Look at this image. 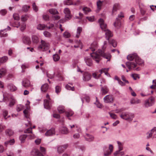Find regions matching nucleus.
I'll return each instance as SVG.
<instances>
[{
  "instance_id": "nucleus-1",
  "label": "nucleus",
  "mask_w": 156,
  "mask_h": 156,
  "mask_svg": "<svg viewBox=\"0 0 156 156\" xmlns=\"http://www.w3.org/2000/svg\"><path fill=\"white\" fill-rule=\"evenodd\" d=\"M91 57L96 62L98 63L101 60V56L108 59L109 61L111 58V55L109 54H106L101 50H98L96 52H93L90 54Z\"/></svg>"
},
{
  "instance_id": "nucleus-2",
  "label": "nucleus",
  "mask_w": 156,
  "mask_h": 156,
  "mask_svg": "<svg viewBox=\"0 0 156 156\" xmlns=\"http://www.w3.org/2000/svg\"><path fill=\"white\" fill-rule=\"evenodd\" d=\"M100 27L102 30L105 32V37L106 39L109 40L110 37H112L113 35L111 32L109 30L107 29V25L104 22L103 19L100 18L98 20Z\"/></svg>"
},
{
  "instance_id": "nucleus-3",
  "label": "nucleus",
  "mask_w": 156,
  "mask_h": 156,
  "mask_svg": "<svg viewBox=\"0 0 156 156\" xmlns=\"http://www.w3.org/2000/svg\"><path fill=\"white\" fill-rule=\"evenodd\" d=\"M135 62H128L126 63V66L129 69L131 70L134 69L137 66V64L141 65L143 62V61L138 56L136 58Z\"/></svg>"
},
{
  "instance_id": "nucleus-4",
  "label": "nucleus",
  "mask_w": 156,
  "mask_h": 156,
  "mask_svg": "<svg viewBox=\"0 0 156 156\" xmlns=\"http://www.w3.org/2000/svg\"><path fill=\"white\" fill-rule=\"evenodd\" d=\"M120 116L122 119L130 122L133 120L134 117V115L133 113L126 112H122Z\"/></svg>"
},
{
  "instance_id": "nucleus-5",
  "label": "nucleus",
  "mask_w": 156,
  "mask_h": 156,
  "mask_svg": "<svg viewBox=\"0 0 156 156\" xmlns=\"http://www.w3.org/2000/svg\"><path fill=\"white\" fill-rule=\"evenodd\" d=\"M41 44L38 47V49L40 51H45L49 48V44L43 40L41 41Z\"/></svg>"
},
{
  "instance_id": "nucleus-6",
  "label": "nucleus",
  "mask_w": 156,
  "mask_h": 156,
  "mask_svg": "<svg viewBox=\"0 0 156 156\" xmlns=\"http://www.w3.org/2000/svg\"><path fill=\"white\" fill-rule=\"evenodd\" d=\"M155 102V98L152 96L151 97L145 101L144 104V106L146 108L151 107L154 104Z\"/></svg>"
},
{
  "instance_id": "nucleus-7",
  "label": "nucleus",
  "mask_w": 156,
  "mask_h": 156,
  "mask_svg": "<svg viewBox=\"0 0 156 156\" xmlns=\"http://www.w3.org/2000/svg\"><path fill=\"white\" fill-rule=\"evenodd\" d=\"M47 99L44 100V105L45 108L47 109H49L50 108L51 105L53 102L50 98L49 96L47 94L46 95Z\"/></svg>"
},
{
  "instance_id": "nucleus-8",
  "label": "nucleus",
  "mask_w": 156,
  "mask_h": 156,
  "mask_svg": "<svg viewBox=\"0 0 156 156\" xmlns=\"http://www.w3.org/2000/svg\"><path fill=\"white\" fill-rule=\"evenodd\" d=\"M113 100V98L111 95H107L104 98V102L106 103H112Z\"/></svg>"
},
{
  "instance_id": "nucleus-9",
  "label": "nucleus",
  "mask_w": 156,
  "mask_h": 156,
  "mask_svg": "<svg viewBox=\"0 0 156 156\" xmlns=\"http://www.w3.org/2000/svg\"><path fill=\"white\" fill-rule=\"evenodd\" d=\"M9 102L8 106L10 107L13 106L16 103V101L15 98L12 96H10L8 99Z\"/></svg>"
},
{
  "instance_id": "nucleus-10",
  "label": "nucleus",
  "mask_w": 156,
  "mask_h": 156,
  "mask_svg": "<svg viewBox=\"0 0 156 156\" xmlns=\"http://www.w3.org/2000/svg\"><path fill=\"white\" fill-rule=\"evenodd\" d=\"M91 77L90 73L88 72H85L83 75V80L84 81H88L90 80Z\"/></svg>"
},
{
  "instance_id": "nucleus-11",
  "label": "nucleus",
  "mask_w": 156,
  "mask_h": 156,
  "mask_svg": "<svg viewBox=\"0 0 156 156\" xmlns=\"http://www.w3.org/2000/svg\"><path fill=\"white\" fill-rule=\"evenodd\" d=\"M155 133H156V127H154L152 129L147 133V134L148 135L147 136V138H149L151 137L152 135H154Z\"/></svg>"
},
{
  "instance_id": "nucleus-12",
  "label": "nucleus",
  "mask_w": 156,
  "mask_h": 156,
  "mask_svg": "<svg viewBox=\"0 0 156 156\" xmlns=\"http://www.w3.org/2000/svg\"><path fill=\"white\" fill-rule=\"evenodd\" d=\"M64 13L66 14L65 18L66 20H69L71 18L70 12L69 9H65L64 10Z\"/></svg>"
},
{
  "instance_id": "nucleus-13",
  "label": "nucleus",
  "mask_w": 156,
  "mask_h": 156,
  "mask_svg": "<svg viewBox=\"0 0 156 156\" xmlns=\"http://www.w3.org/2000/svg\"><path fill=\"white\" fill-rule=\"evenodd\" d=\"M55 134V131L54 128H51L48 130L45 133V135L46 136H53Z\"/></svg>"
},
{
  "instance_id": "nucleus-14",
  "label": "nucleus",
  "mask_w": 156,
  "mask_h": 156,
  "mask_svg": "<svg viewBox=\"0 0 156 156\" xmlns=\"http://www.w3.org/2000/svg\"><path fill=\"white\" fill-rule=\"evenodd\" d=\"M67 145H65L63 146H60L57 147V151L59 154L62 153L67 148Z\"/></svg>"
},
{
  "instance_id": "nucleus-15",
  "label": "nucleus",
  "mask_w": 156,
  "mask_h": 156,
  "mask_svg": "<svg viewBox=\"0 0 156 156\" xmlns=\"http://www.w3.org/2000/svg\"><path fill=\"white\" fill-rule=\"evenodd\" d=\"M30 103V102L28 101L27 103L26 104L27 105H28V106H27L26 108L27 109L24 110L23 112L25 117H26L27 118H29V112L28 110H29L30 108V107L29 105Z\"/></svg>"
},
{
  "instance_id": "nucleus-16",
  "label": "nucleus",
  "mask_w": 156,
  "mask_h": 156,
  "mask_svg": "<svg viewBox=\"0 0 156 156\" xmlns=\"http://www.w3.org/2000/svg\"><path fill=\"white\" fill-rule=\"evenodd\" d=\"M23 41L24 43L26 44H29L31 43V41L29 37L24 36L23 38Z\"/></svg>"
},
{
  "instance_id": "nucleus-17",
  "label": "nucleus",
  "mask_w": 156,
  "mask_h": 156,
  "mask_svg": "<svg viewBox=\"0 0 156 156\" xmlns=\"http://www.w3.org/2000/svg\"><path fill=\"white\" fill-rule=\"evenodd\" d=\"M22 84L23 86L25 87H29L30 85V81L26 79H25L23 81Z\"/></svg>"
},
{
  "instance_id": "nucleus-18",
  "label": "nucleus",
  "mask_w": 156,
  "mask_h": 156,
  "mask_svg": "<svg viewBox=\"0 0 156 156\" xmlns=\"http://www.w3.org/2000/svg\"><path fill=\"white\" fill-rule=\"evenodd\" d=\"M7 73V69L5 67H3L0 69V78L6 75Z\"/></svg>"
},
{
  "instance_id": "nucleus-19",
  "label": "nucleus",
  "mask_w": 156,
  "mask_h": 156,
  "mask_svg": "<svg viewBox=\"0 0 156 156\" xmlns=\"http://www.w3.org/2000/svg\"><path fill=\"white\" fill-rule=\"evenodd\" d=\"M60 132L64 134H67L69 133V131L68 128L65 126H62L60 129Z\"/></svg>"
},
{
  "instance_id": "nucleus-20",
  "label": "nucleus",
  "mask_w": 156,
  "mask_h": 156,
  "mask_svg": "<svg viewBox=\"0 0 156 156\" xmlns=\"http://www.w3.org/2000/svg\"><path fill=\"white\" fill-rule=\"evenodd\" d=\"M94 137L93 136L88 134H87L85 136V139L89 142L93 141L94 140Z\"/></svg>"
},
{
  "instance_id": "nucleus-21",
  "label": "nucleus",
  "mask_w": 156,
  "mask_h": 156,
  "mask_svg": "<svg viewBox=\"0 0 156 156\" xmlns=\"http://www.w3.org/2000/svg\"><path fill=\"white\" fill-rule=\"evenodd\" d=\"M137 57V55L136 54H131L127 56V58L128 60L131 61L133 59H135Z\"/></svg>"
},
{
  "instance_id": "nucleus-22",
  "label": "nucleus",
  "mask_w": 156,
  "mask_h": 156,
  "mask_svg": "<svg viewBox=\"0 0 156 156\" xmlns=\"http://www.w3.org/2000/svg\"><path fill=\"white\" fill-rule=\"evenodd\" d=\"M140 100L137 98H133L130 101V103L132 104H136L140 103Z\"/></svg>"
},
{
  "instance_id": "nucleus-23",
  "label": "nucleus",
  "mask_w": 156,
  "mask_h": 156,
  "mask_svg": "<svg viewBox=\"0 0 156 156\" xmlns=\"http://www.w3.org/2000/svg\"><path fill=\"white\" fill-rule=\"evenodd\" d=\"M82 31V28L81 27H79L77 29L76 34V37L79 38L80 35V34Z\"/></svg>"
},
{
  "instance_id": "nucleus-24",
  "label": "nucleus",
  "mask_w": 156,
  "mask_h": 156,
  "mask_svg": "<svg viewBox=\"0 0 156 156\" xmlns=\"http://www.w3.org/2000/svg\"><path fill=\"white\" fill-rule=\"evenodd\" d=\"M85 62L87 65L89 66H91L92 65V62L91 60L88 57L85 58Z\"/></svg>"
},
{
  "instance_id": "nucleus-25",
  "label": "nucleus",
  "mask_w": 156,
  "mask_h": 156,
  "mask_svg": "<svg viewBox=\"0 0 156 156\" xmlns=\"http://www.w3.org/2000/svg\"><path fill=\"white\" fill-rule=\"evenodd\" d=\"M108 90L107 87L105 86L101 89V92L103 95H105L108 92Z\"/></svg>"
},
{
  "instance_id": "nucleus-26",
  "label": "nucleus",
  "mask_w": 156,
  "mask_h": 156,
  "mask_svg": "<svg viewBox=\"0 0 156 156\" xmlns=\"http://www.w3.org/2000/svg\"><path fill=\"white\" fill-rule=\"evenodd\" d=\"M97 44L96 42H93L91 45L90 47V49L92 51H94L97 48Z\"/></svg>"
},
{
  "instance_id": "nucleus-27",
  "label": "nucleus",
  "mask_w": 156,
  "mask_h": 156,
  "mask_svg": "<svg viewBox=\"0 0 156 156\" xmlns=\"http://www.w3.org/2000/svg\"><path fill=\"white\" fill-rule=\"evenodd\" d=\"M58 110L60 113H62L65 112V107L63 105H60L58 108Z\"/></svg>"
},
{
  "instance_id": "nucleus-28",
  "label": "nucleus",
  "mask_w": 156,
  "mask_h": 156,
  "mask_svg": "<svg viewBox=\"0 0 156 156\" xmlns=\"http://www.w3.org/2000/svg\"><path fill=\"white\" fill-rule=\"evenodd\" d=\"M48 85L47 83H45L41 87V90L43 92H45L48 89Z\"/></svg>"
},
{
  "instance_id": "nucleus-29",
  "label": "nucleus",
  "mask_w": 156,
  "mask_h": 156,
  "mask_svg": "<svg viewBox=\"0 0 156 156\" xmlns=\"http://www.w3.org/2000/svg\"><path fill=\"white\" fill-rule=\"evenodd\" d=\"M120 5L119 4L116 3L114 4L113 7V10L112 11V13L117 11L120 8Z\"/></svg>"
},
{
  "instance_id": "nucleus-30",
  "label": "nucleus",
  "mask_w": 156,
  "mask_h": 156,
  "mask_svg": "<svg viewBox=\"0 0 156 156\" xmlns=\"http://www.w3.org/2000/svg\"><path fill=\"white\" fill-rule=\"evenodd\" d=\"M124 154V152L120 151H116L114 154L115 156H122Z\"/></svg>"
},
{
  "instance_id": "nucleus-31",
  "label": "nucleus",
  "mask_w": 156,
  "mask_h": 156,
  "mask_svg": "<svg viewBox=\"0 0 156 156\" xmlns=\"http://www.w3.org/2000/svg\"><path fill=\"white\" fill-rule=\"evenodd\" d=\"M14 139H12L9 140L7 141L4 143L5 145L7 146L8 144L10 145H13L15 143Z\"/></svg>"
},
{
  "instance_id": "nucleus-32",
  "label": "nucleus",
  "mask_w": 156,
  "mask_h": 156,
  "mask_svg": "<svg viewBox=\"0 0 156 156\" xmlns=\"http://www.w3.org/2000/svg\"><path fill=\"white\" fill-rule=\"evenodd\" d=\"M120 20H118V18H117L115 22L114 23V26L117 28H119L120 26L121 23Z\"/></svg>"
},
{
  "instance_id": "nucleus-33",
  "label": "nucleus",
  "mask_w": 156,
  "mask_h": 156,
  "mask_svg": "<svg viewBox=\"0 0 156 156\" xmlns=\"http://www.w3.org/2000/svg\"><path fill=\"white\" fill-rule=\"evenodd\" d=\"M5 134L9 136L12 135L14 133L10 129H7L5 130Z\"/></svg>"
},
{
  "instance_id": "nucleus-34",
  "label": "nucleus",
  "mask_w": 156,
  "mask_h": 156,
  "mask_svg": "<svg viewBox=\"0 0 156 156\" xmlns=\"http://www.w3.org/2000/svg\"><path fill=\"white\" fill-rule=\"evenodd\" d=\"M46 27V26L44 24H40L37 25V29L40 30H44Z\"/></svg>"
},
{
  "instance_id": "nucleus-35",
  "label": "nucleus",
  "mask_w": 156,
  "mask_h": 156,
  "mask_svg": "<svg viewBox=\"0 0 156 156\" xmlns=\"http://www.w3.org/2000/svg\"><path fill=\"white\" fill-rule=\"evenodd\" d=\"M73 114V112L71 110H69L66 112V115L67 117H69L72 116Z\"/></svg>"
},
{
  "instance_id": "nucleus-36",
  "label": "nucleus",
  "mask_w": 156,
  "mask_h": 156,
  "mask_svg": "<svg viewBox=\"0 0 156 156\" xmlns=\"http://www.w3.org/2000/svg\"><path fill=\"white\" fill-rule=\"evenodd\" d=\"M8 59L7 57L6 56H3L0 58V62L4 63L6 62Z\"/></svg>"
},
{
  "instance_id": "nucleus-37",
  "label": "nucleus",
  "mask_w": 156,
  "mask_h": 156,
  "mask_svg": "<svg viewBox=\"0 0 156 156\" xmlns=\"http://www.w3.org/2000/svg\"><path fill=\"white\" fill-rule=\"evenodd\" d=\"M27 136V135L24 134L20 136V139L21 141V143H23Z\"/></svg>"
},
{
  "instance_id": "nucleus-38",
  "label": "nucleus",
  "mask_w": 156,
  "mask_h": 156,
  "mask_svg": "<svg viewBox=\"0 0 156 156\" xmlns=\"http://www.w3.org/2000/svg\"><path fill=\"white\" fill-rule=\"evenodd\" d=\"M49 12L51 14L54 15L55 14H57L58 13V12L57 10L56 9H50L49 10Z\"/></svg>"
},
{
  "instance_id": "nucleus-39",
  "label": "nucleus",
  "mask_w": 156,
  "mask_h": 156,
  "mask_svg": "<svg viewBox=\"0 0 156 156\" xmlns=\"http://www.w3.org/2000/svg\"><path fill=\"white\" fill-rule=\"evenodd\" d=\"M10 90L11 91H14L16 90L17 88L13 84H10L9 86Z\"/></svg>"
},
{
  "instance_id": "nucleus-40",
  "label": "nucleus",
  "mask_w": 156,
  "mask_h": 156,
  "mask_svg": "<svg viewBox=\"0 0 156 156\" xmlns=\"http://www.w3.org/2000/svg\"><path fill=\"white\" fill-rule=\"evenodd\" d=\"M33 151L35 153V155H37V156H43V154L37 150L34 149Z\"/></svg>"
},
{
  "instance_id": "nucleus-41",
  "label": "nucleus",
  "mask_w": 156,
  "mask_h": 156,
  "mask_svg": "<svg viewBox=\"0 0 156 156\" xmlns=\"http://www.w3.org/2000/svg\"><path fill=\"white\" fill-rule=\"evenodd\" d=\"M28 17L29 16L27 15H23L21 16V20L23 21H25L28 19Z\"/></svg>"
},
{
  "instance_id": "nucleus-42",
  "label": "nucleus",
  "mask_w": 156,
  "mask_h": 156,
  "mask_svg": "<svg viewBox=\"0 0 156 156\" xmlns=\"http://www.w3.org/2000/svg\"><path fill=\"white\" fill-rule=\"evenodd\" d=\"M53 59L55 61H58L60 59V57L57 54L54 55L53 56Z\"/></svg>"
},
{
  "instance_id": "nucleus-43",
  "label": "nucleus",
  "mask_w": 156,
  "mask_h": 156,
  "mask_svg": "<svg viewBox=\"0 0 156 156\" xmlns=\"http://www.w3.org/2000/svg\"><path fill=\"white\" fill-rule=\"evenodd\" d=\"M83 10L85 14H87L88 12L91 11L90 8L87 7H84L83 8Z\"/></svg>"
},
{
  "instance_id": "nucleus-44",
  "label": "nucleus",
  "mask_w": 156,
  "mask_h": 156,
  "mask_svg": "<svg viewBox=\"0 0 156 156\" xmlns=\"http://www.w3.org/2000/svg\"><path fill=\"white\" fill-rule=\"evenodd\" d=\"M30 7V6L29 5H24L22 7V10L25 12H26L28 11Z\"/></svg>"
},
{
  "instance_id": "nucleus-45",
  "label": "nucleus",
  "mask_w": 156,
  "mask_h": 156,
  "mask_svg": "<svg viewBox=\"0 0 156 156\" xmlns=\"http://www.w3.org/2000/svg\"><path fill=\"white\" fill-rule=\"evenodd\" d=\"M110 44H112L114 47H115L117 46L115 40L112 39L111 41H109Z\"/></svg>"
},
{
  "instance_id": "nucleus-46",
  "label": "nucleus",
  "mask_w": 156,
  "mask_h": 156,
  "mask_svg": "<svg viewBox=\"0 0 156 156\" xmlns=\"http://www.w3.org/2000/svg\"><path fill=\"white\" fill-rule=\"evenodd\" d=\"M23 106L21 105H17L16 110L18 112L22 110L23 109Z\"/></svg>"
},
{
  "instance_id": "nucleus-47",
  "label": "nucleus",
  "mask_w": 156,
  "mask_h": 156,
  "mask_svg": "<svg viewBox=\"0 0 156 156\" xmlns=\"http://www.w3.org/2000/svg\"><path fill=\"white\" fill-rule=\"evenodd\" d=\"M8 114V112L7 111L5 110H4L3 111V115L5 119H7L8 117L10 116H9L7 117H6V116Z\"/></svg>"
},
{
  "instance_id": "nucleus-48",
  "label": "nucleus",
  "mask_w": 156,
  "mask_h": 156,
  "mask_svg": "<svg viewBox=\"0 0 156 156\" xmlns=\"http://www.w3.org/2000/svg\"><path fill=\"white\" fill-rule=\"evenodd\" d=\"M43 34L44 35L47 37H50L51 36V34L50 33L47 31H44V32Z\"/></svg>"
},
{
  "instance_id": "nucleus-49",
  "label": "nucleus",
  "mask_w": 156,
  "mask_h": 156,
  "mask_svg": "<svg viewBox=\"0 0 156 156\" xmlns=\"http://www.w3.org/2000/svg\"><path fill=\"white\" fill-rule=\"evenodd\" d=\"M26 28V24L25 23H22L21 24L20 30L21 31H23L25 30Z\"/></svg>"
},
{
  "instance_id": "nucleus-50",
  "label": "nucleus",
  "mask_w": 156,
  "mask_h": 156,
  "mask_svg": "<svg viewBox=\"0 0 156 156\" xmlns=\"http://www.w3.org/2000/svg\"><path fill=\"white\" fill-rule=\"evenodd\" d=\"M70 0H67V1H64V3L65 5H76L77 4L76 3H75V4H73V3L70 2L69 1Z\"/></svg>"
},
{
  "instance_id": "nucleus-51",
  "label": "nucleus",
  "mask_w": 156,
  "mask_h": 156,
  "mask_svg": "<svg viewBox=\"0 0 156 156\" xmlns=\"http://www.w3.org/2000/svg\"><path fill=\"white\" fill-rule=\"evenodd\" d=\"M66 88L69 90H72V91H74V88L73 87H72L68 84H67L66 86Z\"/></svg>"
},
{
  "instance_id": "nucleus-52",
  "label": "nucleus",
  "mask_w": 156,
  "mask_h": 156,
  "mask_svg": "<svg viewBox=\"0 0 156 156\" xmlns=\"http://www.w3.org/2000/svg\"><path fill=\"white\" fill-rule=\"evenodd\" d=\"M55 92L57 94L59 93L61 90V87L59 86H57L55 88Z\"/></svg>"
},
{
  "instance_id": "nucleus-53",
  "label": "nucleus",
  "mask_w": 156,
  "mask_h": 156,
  "mask_svg": "<svg viewBox=\"0 0 156 156\" xmlns=\"http://www.w3.org/2000/svg\"><path fill=\"white\" fill-rule=\"evenodd\" d=\"M103 2H101L100 0H99L97 2V5L98 9H100L102 5Z\"/></svg>"
},
{
  "instance_id": "nucleus-54",
  "label": "nucleus",
  "mask_w": 156,
  "mask_h": 156,
  "mask_svg": "<svg viewBox=\"0 0 156 156\" xmlns=\"http://www.w3.org/2000/svg\"><path fill=\"white\" fill-rule=\"evenodd\" d=\"M109 114L110 115V117L112 119H116L118 118V117L116 115L110 112H109Z\"/></svg>"
},
{
  "instance_id": "nucleus-55",
  "label": "nucleus",
  "mask_w": 156,
  "mask_h": 156,
  "mask_svg": "<svg viewBox=\"0 0 156 156\" xmlns=\"http://www.w3.org/2000/svg\"><path fill=\"white\" fill-rule=\"evenodd\" d=\"M29 67V65L28 64L24 63L21 66V68L23 70L24 69L26 68H28Z\"/></svg>"
},
{
  "instance_id": "nucleus-56",
  "label": "nucleus",
  "mask_w": 156,
  "mask_h": 156,
  "mask_svg": "<svg viewBox=\"0 0 156 156\" xmlns=\"http://www.w3.org/2000/svg\"><path fill=\"white\" fill-rule=\"evenodd\" d=\"M63 36L66 38H69L70 36V34L68 32H65L63 34Z\"/></svg>"
},
{
  "instance_id": "nucleus-57",
  "label": "nucleus",
  "mask_w": 156,
  "mask_h": 156,
  "mask_svg": "<svg viewBox=\"0 0 156 156\" xmlns=\"http://www.w3.org/2000/svg\"><path fill=\"white\" fill-rule=\"evenodd\" d=\"M32 128H29L26 129L24 132L25 133H32Z\"/></svg>"
},
{
  "instance_id": "nucleus-58",
  "label": "nucleus",
  "mask_w": 156,
  "mask_h": 156,
  "mask_svg": "<svg viewBox=\"0 0 156 156\" xmlns=\"http://www.w3.org/2000/svg\"><path fill=\"white\" fill-rule=\"evenodd\" d=\"M13 16L14 19L15 20H18L20 19V17L17 14L15 13L13 14Z\"/></svg>"
},
{
  "instance_id": "nucleus-59",
  "label": "nucleus",
  "mask_w": 156,
  "mask_h": 156,
  "mask_svg": "<svg viewBox=\"0 0 156 156\" xmlns=\"http://www.w3.org/2000/svg\"><path fill=\"white\" fill-rule=\"evenodd\" d=\"M92 76L94 78L96 79H98L100 78L101 76V74H100L98 76L97 75V74L96 73H93L92 74Z\"/></svg>"
},
{
  "instance_id": "nucleus-60",
  "label": "nucleus",
  "mask_w": 156,
  "mask_h": 156,
  "mask_svg": "<svg viewBox=\"0 0 156 156\" xmlns=\"http://www.w3.org/2000/svg\"><path fill=\"white\" fill-rule=\"evenodd\" d=\"M5 30V29L3 30H2L0 31V36L1 37H6L7 36V34L6 33H2V32L4 30Z\"/></svg>"
},
{
  "instance_id": "nucleus-61",
  "label": "nucleus",
  "mask_w": 156,
  "mask_h": 156,
  "mask_svg": "<svg viewBox=\"0 0 156 156\" xmlns=\"http://www.w3.org/2000/svg\"><path fill=\"white\" fill-rule=\"evenodd\" d=\"M69 126L72 131H74V129L77 128V126L76 125H69Z\"/></svg>"
},
{
  "instance_id": "nucleus-62",
  "label": "nucleus",
  "mask_w": 156,
  "mask_h": 156,
  "mask_svg": "<svg viewBox=\"0 0 156 156\" xmlns=\"http://www.w3.org/2000/svg\"><path fill=\"white\" fill-rule=\"evenodd\" d=\"M86 18L90 22H93L94 20V16L87 17Z\"/></svg>"
},
{
  "instance_id": "nucleus-63",
  "label": "nucleus",
  "mask_w": 156,
  "mask_h": 156,
  "mask_svg": "<svg viewBox=\"0 0 156 156\" xmlns=\"http://www.w3.org/2000/svg\"><path fill=\"white\" fill-rule=\"evenodd\" d=\"M5 128V127L4 126L0 124V133H2Z\"/></svg>"
},
{
  "instance_id": "nucleus-64",
  "label": "nucleus",
  "mask_w": 156,
  "mask_h": 156,
  "mask_svg": "<svg viewBox=\"0 0 156 156\" xmlns=\"http://www.w3.org/2000/svg\"><path fill=\"white\" fill-rule=\"evenodd\" d=\"M32 6L33 9L36 12L37 11L38 9L35 3L33 4Z\"/></svg>"
}]
</instances>
